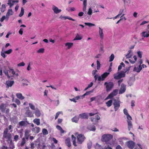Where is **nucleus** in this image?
<instances>
[{"mask_svg": "<svg viewBox=\"0 0 149 149\" xmlns=\"http://www.w3.org/2000/svg\"><path fill=\"white\" fill-rule=\"evenodd\" d=\"M8 129L7 128H6L4 131L3 133V137L4 139L6 140L8 143L9 142H11V135L10 133H8Z\"/></svg>", "mask_w": 149, "mask_h": 149, "instance_id": "1", "label": "nucleus"}, {"mask_svg": "<svg viewBox=\"0 0 149 149\" xmlns=\"http://www.w3.org/2000/svg\"><path fill=\"white\" fill-rule=\"evenodd\" d=\"M113 138V136L111 134H104L102 137V140L103 141L107 142Z\"/></svg>", "mask_w": 149, "mask_h": 149, "instance_id": "2", "label": "nucleus"}, {"mask_svg": "<svg viewBox=\"0 0 149 149\" xmlns=\"http://www.w3.org/2000/svg\"><path fill=\"white\" fill-rule=\"evenodd\" d=\"M77 143L79 144H81L85 140L86 138L82 134H79L77 136Z\"/></svg>", "mask_w": 149, "mask_h": 149, "instance_id": "3", "label": "nucleus"}, {"mask_svg": "<svg viewBox=\"0 0 149 149\" xmlns=\"http://www.w3.org/2000/svg\"><path fill=\"white\" fill-rule=\"evenodd\" d=\"M104 85L105 86L106 91L108 92L110 91L114 86L113 83L111 82H105L104 84Z\"/></svg>", "mask_w": 149, "mask_h": 149, "instance_id": "4", "label": "nucleus"}, {"mask_svg": "<svg viewBox=\"0 0 149 149\" xmlns=\"http://www.w3.org/2000/svg\"><path fill=\"white\" fill-rule=\"evenodd\" d=\"M125 75V73L124 72H122L120 73L118 72L114 74H113V77L115 79H118L122 77H124Z\"/></svg>", "mask_w": 149, "mask_h": 149, "instance_id": "5", "label": "nucleus"}, {"mask_svg": "<svg viewBox=\"0 0 149 149\" xmlns=\"http://www.w3.org/2000/svg\"><path fill=\"white\" fill-rule=\"evenodd\" d=\"M109 74V72H105L102 74L100 76L98 77V81H103L105 79Z\"/></svg>", "mask_w": 149, "mask_h": 149, "instance_id": "6", "label": "nucleus"}, {"mask_svg": "<svg viewBox=\"0 0 149 149\" xmlns=\"http://www.w3.org/2000/svg\"><path fill=\"white\" fill-rule=\"evenodd\" d=\"M13 50L12 49H10L8 50L3 51V49H2V51L1 52V55L4 58H5L6 56V54H9L11 53Z\"/></svg>", "mask_w": 149, "mask_h": 149, "instance_id": "7", "label": "nucleus"}, {"mask_svg": "<svg viewBox=\"0 0 149 149\" xmlns=\"http://www.w3.org/2000/svg\"><path fill=\"white\" fill-rule=\"evenodd\" d=\"M113 104L115 111H116L120 107V101L118 100H114Z\"/></svg>", "mask_w": 149, "mask_h": 149, "instance_id": "8", "label": "nucleus"}, {"mask_svg": "<svg viewBox=\"0 0 149 149\" xmlns=\"http://www.w3.org/2000/svg\"><path fill=\"white\" fill-rule=\"evenodd\" d=\"M135 143L132 141H129L127 142V145L130 149H133L135 146Z\"/></svg>", "mask_w": 149, "mask_h": 149, "instance_id": "9", "label": "nucleus"}, {"mask_svg": "<svg viewBox=\"0 0 149 149\" xmlns=\"http://www.w3.org/2000/svg\"><path fill=\"white\" fill-rule=\"evenodd\" d=\"M18 0H8V4L11 8L15 4L17 3Z\"/></svg>", "mask_w": 149, "mask_h": 149, "instance_id": "10", "label": "nucleus"}, {"mask_svg": "<svg viewBox=\"0 0 149 149\" xmlns=\"http://www.w3.org/2000/svg\"><path fill=\"white\" fill-rule=\"evenodd\" d=\"M118 90L117 89L114 90L107 97L108 98H111L113 96H116L117 94Z\"/></svg>", "mask_w": 149, "mask_h": 149, "instance_id": "11", "label": "nucleus"}, {"mask_svg": "<svg viewBox=\"0 0 149 149\" xmlns=\"http://www.w3.org/2000/svg\"><path fill=\"white\" fill-rule=\"evenodd\" d=\"M98 34L100 39L102 40L104 37V34L103 29L100 27H99Z\"/></svg>", "mask_w": 149, "mask_h": 149, "instance_id": "12", "label": "nucleus"}, {"mask_svg": "<svg viewBox=\"0 0 149 149\" xmlns=\"http://www.w3.org/2000/svg\"><path fill=\"white\" fill-rule=\"evenodd\" d=\"M25 114L26 116L28 117H32L33 116V113L29 109L26 111Z\"/></svg>", "mask_w": 149, "mask_h": 149, "instance_id": "13", "label": "nucleus"}, {"mask_svg": "<svg viewBox=\"0 0 149 149\" xmlns=\"http://www.w3.org/2000/svg\"><path fill=\"white\" fill-rule=\"evenodd\" d=\"M126 85L123 84H121V87L119 90V93L120 94L124 93L126 90Z\"/></svg>", "mask_w": 149, "mask_h": 149, "instance_id": "14", "label": "nucleus"}, {"mask_svg": "<svg viewBox=\"0 0 149 149\" xmlns=\"http://www.w3.org/2000/svg\"><path fill=\"white\" fill-rule=\"evenodd\" d=\"M52 9L56 14L58 13L61 11V10L59 9L58 8L54 5L52 6Z\"/></svg>", "mask_w": 149, "mask_h": 149, "instance_id": "15", "label": "nucleus"}, {"mask_svg": "<svg viewBox=\"0 0 149 149\" xmlns=\"http://www.w3.org/2000/svg\"><path fill=\"white\" fill-rule=\"evenodd\" d=\"M13 81L8 80L6 81V84L7 85L6 87L8 88L9 87H11L14 84Z\"/></svg>", "mask_w": 149, "mask_h": 149, "instance_id": "16", "label": "nucleus"}, {"mask_svg": "<svg viewBox=\"0 0 149 149\" xmlns=\"http://www.w3.org/2000/svg\"><path fill=\"white\" fill-rule=\"evenodd\" d=\"M34 111V113L35 115L37 117H39L41 115V113L40 110L38 108H36V109Z\"/></svg>", "mask_w": 149, "mask_h": 149, "instance_id": "17", "label": "nucleus"}, {"mask_svg": "<svg viewBox=\"0 0 149 149\" xmlns=\"http://www.w3.org/2000/svg\"><path fill=\"white\" fill-rule=\"evenodd\" d=\"M65 46L67 49H70L73 45V43L72 42H68L65 44Z\"/></svg>", "mask_w": 149, "mask_h": 149, "instance_id": "18", "label": "nucleus"}, {"mask_svg": "<svg viewBox=\"0 0 149 149\" xmlns=\"http://www.w3.org/2000/svg\"><path fill=\"white\" fill-rule=\"evenodd\" d=\"M79 116L80 118L83 119H87L88 118V114L85 113L80 114L79 115Z\"/></svg>", "mask_w": 149, "mask_h": 149, "instance_id": "19", "label": "nucleus"}, {"mask_svg": "<svg viewBox=\"0 0 149 149\" xmlns=\"http://www.w3.org/2000/svg\"><path fill=\"white\" fill-rule=\"evenodd\" d=\"M80 0L81 1H82L83 0ZM83 10L84 12L86 11V7L87 5V0H84V1H83Z\"/></svg>", "mask_w": 149, "mask_h": 149, "instance_id": "20", "label": "nucleus"}, {"mask_svg": "<svg viewBox=\"0 0 149 149\" xmlns=\"http://www.w3.org/2000/svg\"><path fill=\"white\" fill-rule=\"evenodd\" d=\"M59 18H60V19H64V20H65V19H68L69 20H72V21H75V19H73L71 17H70L68 16H63L62 15H61L60 17Z\"/></svg>", "mask_w": 149, "mask_h": 149, "instance_id": "21", "label": "nucleus"}, {"mask_svg": "<svg viewBox=\"0 0 149 149\" xmlns=\"http://www.w3.org/2000/svg\"><path fill=\"white\" fill-rule=\"evenodd\" d=\"M133 58H134V60H133L132 58H130L129 59V61L132 64L135 63L137 59V57L136 56H134L133 57Z\"/></svg>", "mask_w": 149, "mask_h": 149, "instance_id": "22", "label": "nucleus"}, {"mask_svg": "<svg viewBox=\"0 0 149 149\" xmlns=\"http://www.w3.org/2000/svg\"><path fill=\"white\" fill-rule=\"evenodd\" d=\"M142 69V67L141 65H139L137 68L135 67L134 68V71H136L137 72H139Z\"/></svg>", "mask_w": 149, "mask_h": 149, "instance_id": "23", "label": "nucleus"}, {"mask_svg": "<svg viewBox=\"0 0 149 149\" xmlns=\"http://www.w3.org/2000/svg\"><path fill=\"white\" fill-rule=\"evenodd\" d=\"M40 127H35L34 128H33L32 129V131L34 132L35 133H38L40 131Z\"/></svg>", "mask_w": 149, "mask_h": 149, "instance_id": "24", "label": "nucleus"}, {"mask_svg": "<svg viewBox=\"0 0 149 149\" xmlns=\"http://www.w3.org/2000/svg\"><path fill=\"white\" fill-rule=\"evenodd\" d=\"M16 96L18 99L21 100H23L25 98L24 97L22 96V94L20 93H17Z\"/></svg>", "mask_w": 149, "mask_h": 149, "instance_id": "25", "label": "nucleus"}, {"mask_svg": "<svg viewBox=\"0 0 149 149\" xmlns=\"http://www.w3.org/2000/svg\"><path fill=\"white\" fill-rule=\"evenodd\" d=\"M87 129L90 131H95L96 130L95 127L94 125H89L87 127Z\"/></svg>", "mask_w": 149, "mask_h": 149, "instance_id": "26", "label": "nucleus"}, {"mask_svg": "<svg viewBox=\"0 0 149 149\" xmlns=\"http://www.w3.org/2000/svg\"><path fill=\"white\" fill-rule=\"evenodd\" d=\"M127 122L128 125V129L129 131H130V129L132 128L133 125L131 121H129Z\"/></svg>", "mask_w": 149, "mask_h": 149, "instance_id": "27", "label": "nucleus"}, {"mask_svg": "<svg viewBox=\"0 0 149 149\" xmlns=\"http://www.w3.org/2000/svg\"><path fill=\"white\" fill-rule=\"evenodd\" d=\"M142 36L144 37H148L149 36V30L147 32L143 31L142 33Z\"/></svg>", "mask_w": 149, "mask_h": 149, "instance_id": "28", "label": "nucleus"}, {"mask_svg": "<svg viewBox=\"0 0 149 149\" xmlns=\"http://www.w3.org/2000/svg\"><path fill=\"white\" fill-rule=\"evenodd\" d=\"M65 143L66 145L69 147L71 146L70 140V138H67L65 140Z\"/></svg>", "mask_w": 149, "mask_h": 149, "instance_id": "29", "label": "nucleus"}, {"mask_svg": "<svg viewBox=\"0 0 149 149\" xmlns=\"http://www.w3.org/2000/svg\"><path fill=\"white\" fill-rule=\"evenodd\" d=\"M79 120V117L77 116H75L72 119V122L75 123H77Z\"/></svg>", "mask_w": 149, "mask_h": 149, "instance_id": "30", "label": "nucleus"}, {"mask_svg": "<svg viewBox=\"0 0 149 149\" xmlns=\"http://www.w3.org/2000/svg\"><path fill=\"white\" fill-rule=\"evenodd\" d=\"M33 122L34 123L36 124L37 125H40V119L39 118H35L33 120Z\"/></svg>", "mask_w": 149, "mask_h": 149, "instance_id": "31", "label": "nucleus"}, {"mask_svg": "<svg viewBox=\"0 0 149 149\" xmlns=\"http://www.w3.org/2000/svg\"><path fill=\"white\" fill-rule=\"evenodd\" d=\"M56 128L60 131L61 133H63L65 132V131L63 130L61 127L59 125H57L56 126Z\"/></svg>", "mask_w": 149, "mask_h": 149, "instance_id": "32", "label": "nucleus"}, {"mask_svg": "<svg viewBox=\"0 0 149 149\" xmlns=\"http://www.w3.org/2000/svg\"><path fill=\"white\" fill-rule=\"evenodd\" d=\"M30 109L33 110H35L36 109L35 106L32 103H29V104Z\"/></svg>", "mask_w": 149, "mask_h": 149, "instance_id": "33", "label": "nucleus"}, {"mask_svg": "<svg viewBox=\"0 0 149 149\" xmlns=\"http://www.w3.org/2000/svg\"><path fill=\"white\" fill-rule=\"evenodd\" d=\"M9 73H11L13 75H14L16 76H17L18 75V74L17 73H15V72L14 71L13 69H9Z\"/></svg>", "mask_w": 149, "mask_h": 149, "instance_id": "34", "label": "nucleus"}, {"mask_svg": "<svg viewBox=\"0 0 149 149\" xmlns=\"http://www.w3.org/2000/svg\"><path fill=\"white\" fill-rule=\"evenodd\" d=\"M134 149H143L142 146L140 143H137Z\"/></svg>", "mask_w": 149, "mask_h": 149, "instance_id": "35", "label": "nucleus"}, {"mask_svg": "<svg viewBox=\"0 0 149 149\" xmlns=\"http://www.w3.org/2000/svg\"><path fill=\"white\" fill-rule=\"evenodd\" d=\"M128 52V53L126 55V58H130L132 56V51L131 50H129Z\"/></svg>", "mask_w": 149, "mask_h": 149, "instance_id": "36", "label": "nucleus"}, {"mask_svg": "<svg viewBox=\"0 0 149 149\" xmlns=\"http://www.w3.org/2000/svg\"><path fill=\"white\" fill-rule=\"evenodd\" d=\"M82 36H80L78 34H77L74 40H80L82 39Z\"/></svg>", "mask_w": 149, "mask_h": 149, "instance_id": "37", "label": "nucleus"}, {"mask_svg": "<svg viewBox=\"0 0 149 149\" xmlns=\"http://www.w3.org/2000/svg\"><path fill=\"white\" fill-rule=\"evenodd\" d=\"M103 48H104V46H103V44L101 43H100V48L99 49V52H100L102 53H103L104 52V51L103 50Z\"/></svg>", "mask_w": 149, "mask_h": 149, "instance_id": "38", "label": "nucleus"}, {"mask_svg": "<svg viewBox=\"0 0 149 149\" xmlns=\"http://www.w3.org/2000/svg\"><path fill=\"white\" fill-rule=\"evenodd\" d=\"M71 137H72V139L73 140V145L75 146H77V145L76 144V141H75V140H76L75 137L73 135H72Z\"/></svg>", "mask_w": 149, "mask_h": 149, "instance_id": "39", "label": "nucleus"}, {"mask_svg": "<svg viewBox=\"0 0 149 149\" xmlns=\"http://www.w3.org/2000/svg\"><path fill=\"white\" fill-rule=\"evenodd\" d=\"M3 69V72L5 73L6 75L8 77H10L9 76L8 74V70L6 69L5 67H4Z\"/></svg>", "mask_w": 149, "mask_h": 149, "instance_id": "40", "label": "nucleus"}, {"mask_svg": "<svg viewBox=\"0 0 149 149\" xmlns=\"http://www.w3.org/2000/svg\"><path fill=\"white\" fill-rule=\"evenodd\" d=\"M8 143L9 144V148L10 149H14V148L15 146L12 141H11V142H9V143Z\"/></svg>", "mask_w": 149, "mask_h": 149, "instance_id": "41", "label": "nucleus"}, {"mask_svg": "<svg viewBox=\"0 0 149 149\" xmlns=\"http://www.w3.org/2000/svg\"><path fill=\"white\" fill-rule=\"evenodd\" d=\"M13 12L12 9H9L7 12L6 14L7 15H11L13 14Z\"/></svg>", "mask_w": 149, "mask_h": 149, "instance_id": "42", "label": "nucleus"}, {"mask_svg": "<svg viewBox=\"0 0 149 149\" xmlns=\"http://www.w3.org/2000/svg\"><path fill=\"white\" fill-rule=\"evenodd\" d=\"M22 83L24 86H27L28 85L29 82L27 80L25 79L23 80Z\"/></svg>", "mask_w": 149, "mask_h": 149, "instance_id": "43", "label": "nucleus"}, {"mask_svg": "<svg viewBox=\"0 0 149 149\" xmlns=\"http://www.w3.org/2000/svg\"><path fill=\"white\" fill-rule=\"evenodd\" d=\"M24 10L23 7L21 8V10L20 13L19 14V17H21L24 14Z\"/></svg>", "mask_w": 149, "mask_h": 149, "instance_id": "44", "label": "nucleus"}, {"mask_svg": "<svg viewBox=\"0 0 149 149\" xmlns=\"http://www.w3.org/2000/svg\"><path fill=\"white\" fill-rule=\"evenodd\" d=\"M100 117L98 116L97 115L95 116V118H91V120L92 122H93L94 121L96 120H99L100 119Z\"/></svg>", "mask_w": 149, "mask_h": 149, "instance_id": "45", "label": "nucleus"}, {"mask_svg": "<svg viewBox=\"0 0 149 149\" xmlns=\"http://www.w3.org/2000/svg\"><path fill=\"white\" fill-rule=\"evenodd\" d=\"M61 114L62 115L63 114V112L62 111H58L57 112L56 114V116L55 117V119L56 120L57 119L58 117V116L59 114Z\"/></svg>", "mask_w": 149, "mask_h": 149, "instance_id": "46", "label": "nucleus"}, {"mask_svg": "<svg viewBox=\"0 0 149 149\" xmlns=\"http://www.w3.org/2000/svg\"><path fill=\"white\" fill-rule=\"evenodd\" d=\"M6 6L5 5L3 4L2 5L1 8V11L2 12H4L6 10Z\"/></svg>", "mask_w": 149, "mask_h": 149, "instance_id": "47", "label": "nucleus"}, {"mask_svg": "<svg viewBox=\"0 0 149 149\" xmlns=\"http://www.w3.org/2000/svg\"><path fill=\"white\" fill-rule=\"evenodd\" d=\"M97 70L100 69L101 66V64L99 61L98 60L97 61Z\"/></svg>", "mask_w": 149, "mask_h": 149, "instance_id": "48", "label": "nucleus"}, {"mask_svg": "<svg viewBox=\"0 0 149 149\" xmlns=\"http://www.w3.org/2000/svg\"><path fill=\"white\" fill-rule=\"evenodd\" d=\"M84 24H85V25L88 26L89 27H91L92 26H95V24L91 23L85 22Z\"/></svg>", "mask_w": 149, "mask_h": 149, "instance_id": "49", "label": "nucleus"}, {"mask_svg": "<svg viewBox=\"0 0 149 149\" xmlns=\"http://www.w3.org/2000/svg\"><path fill=\"white\" fill-rule=\"evenodd\" d=\"M112 102V100H109L106 103V104L108 107H110L111 106Z\"/></svg>", "mask_w": 149, "mask_h": 149, "instance_id": "50", "label": "nucleus"}, {"mask_svg": "<svg viewBox=\"0 0 149 149\" xmlns=\"http://www.w3.org/2000/svg\"><path fill=\"white\" fill-rule=\"evenodd\" d=\"M137 54L138 57L140 58H141L142 57V52L140 51H138L137 52Z\"/></svg>", "mask_w": 149, "mask_h": 149, "instance_id": "51", "label": "nucleus"}, {"mask_svg": "<svg viewBox=\"0 0 149 149\" xmlns=\"http://www.w3.org/2000/svg\"><path fill=\"white\" fill-rule=\"evenodd\" d=\"M26 140L25 138H23L22 139V141L21 142V146H23L26 143Z\"/></svg>", "mask_w": 149, "mask_h": 149, "instance_id": "52", "label": "nucleus"}, {"mask_svg": "<svg viewBox=\"0 0 149 149\" xmlns=\"http://www.w3.org/2000/svg\"><path fill=\"white\" fill-rule=\"evenodd\" d=\"M114 58V56L113 54H112L111 56L109 57V62H111L112 61Z\"/></svg>", "mask_w": 149, "mask_h": 149, "instance_id": "53", "label": "nucleus"}, {"mask_svg": "<svg viewBox=\"0 0 149 149\" xmlns=\"http://www.w3.org/2000/svg\"><path fill=\"white\" fill-rule=\"evenodd\" d=\"M42 132L44 135H46L48 134V132L46 129L44 128L42 129Z\"/></svg>", "mask_w": 149, "mask_h": 149, "instance_id": "54", "label": "nucleus"}, {"mask_svg": "<svg viewBox=\"0 0 149 149\" xmlns=\"http://www.w3.org/2000/svg\"><path fill=\"white\" fill-rule=\"evenodd\" d=\"M35 145V146H36L37 147H39L40 145V142L38 141H36L34 142Z\"/></svg>", "mask_w": 149, "mask_h": 149, "instance_id": "55", "label": "nucleus"}, {"mask_svg": "<svg viewBox=\"0 0 149 149\" xmlns=\"http://www.w3.org/2000/svg\"><path fill=\"white\" fill-rule=\"evenodd\" d=\"M44 49L43 48H40L37 51V52L39 53H44Z\"/></svg>", "mask_w": 149, "mask_h": 149, "instance_id": "56", "label": "nucleus"}, {"mask_svg": "<svg viewBox=\"0 0 149 149\" xmlns=\"http://www.w3.org/2000/svg\"><path fill=\"white\" fill-rule=\"evenodd\" d=\"M125 64H124L123 63V62H122L121 63L120 65H119L118 68V70H119L121 69L122 68V66H123V67L125 66Z\"/></svg>", "mask_w": 149, "mask_h": 149, "instance_id": "57", "label": "nucleus"}, {"mask_svg": "<svg viewBox=\"0 0 149 149\" xmlns=\"http://www.w3.org/2000/svg\"><path fill=\"white\" fill-rule=\"evenodd\" d=\"M126 117L127 119V122H128L129 121H131V120L132 119V118L130 115H127Z\"/></svg>", "mask_w": 149, "mask_h": 149, "instance_id": "58", "label": "nucleus"}, {"mask_svg": "<svg viewBox=\"0 0 149 149\" xmlns=\"http://www.w3.org/2000/svg\"><path fill=\"white\" fill-rule=\"evenodd\" d=\"M5 105L3 104H1L0 106V109L2 111L5 110Z\"/></svg>", "mask_w": 149, "mask_h": 149, "instance_id": "59", "label": "nucleus"}, {"mask_svg": "<svg viewBox=\"0 0 149 149\" xmlns=\"http://www.w3.org/2000/svg\"><path fill=\"white\" fill-rule=\"evenodd\" d=\"M25 122L24 121H21L19 123V125L21 126H24L25 125Z\"/></svg>", "mask_w": 149, "mask_h": 149, "instance_id": "60", "label": "nucleus"}, {"mask_svg": "<svg viewBox=\"0 0 149 149\" xmlns=\"http://www.w3.org/2000/svg\"><path fill=\"white\" fill-rule=\"evenodd\" d=\"M92 9L91 8H89L88 9V11L87 12V14L90 15H92Z\"/></svg>", "mask_w": 149, "mask_h": 149, "instance_id": "61", "label": "nucleus"}, {"mask_svg": "<svg viewBox=\"0 0 149 149\" xmlns=\"http://www.w3.org/2000/svg\"><path fill=\"white\" fill-rule=\"evenodd\" d=\"M25 65V63L23 62H22L18 64L17 65L18 67H20L24 66Z\"/></svg>", "mask_w": 149, "mask_h": 149, "instance_id": "62", "label": "nucleus"}, {"mask_svg": "<svg viewBox=\"0 0 149 149\" xmlns=\"http://www.w3.org/2000/svg\"><path fill=\"white\" fill-rule=\"evenodd\" d=\"M125 10V8H122L120 9L119 11V14L120 15H122V13L124 12Z\"/></svg>", "mask_w": 149, "mask_h": 149, "instance_id": "63", "label": "nucleus"}, {"mask_svg": "<svg viewBox=\"0 0 149 149\" xmlns=\"http://www.w3.org/2000/svg\"><path fill=\"white\" fill-rule=\"evenodd\" d=\"M123 112L124 114L126 115V116L129 115L128 113L127 110L125 109H124L123 110Z\"/></svg>", "mask_w": 149, "mask_h": 149, "instance_id": "64", "label": "nucleus"}]
</instances>
